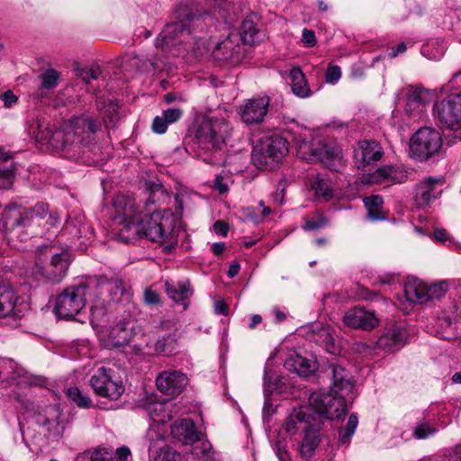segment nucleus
<instances>
[{
  "mask_svg": "<svg viewBox=\"0 0 461 461\" xmlns=\"http://www.w3.org/2000/svg\"><path fill=\"white\" fill-rule=\"evenodd\" d=\"M114 208L119 224L118 240L124 243L138 238H146L152 242H176L174 237V219L170 212L154 211L143 214L140 204L135 199L125 195L116 196Z\"/></svg>",
  "mask_w": 461,
  "mask_h": 461,
  "instance_id": "f257e3e1",
  "label": "nucleus"
},
{
  "mask_svg": "<svg viewBox=\"0 0 461 461\" xmlns=\"http://www.w3.org/2000/svg\"><path fill=\"white\" fill-rule=\"evenodd\" d=\"M209 17L210 14L196 2L179 3L175 10V21L167 23L155 40V47L161 53L152 55L145 60L133 57L132 65H137L144 70L149 67L157 69L160 68L164 58L178 56L182 49L189 50L188 44L192 32Z\"/></svg>",
  "mask_w": 461,
  "mask_h": 461,
  "instance_id": "f03ea898",
  "label": "nucleus"
},
{
  "mask_svg": "<svg viewBox=\"0 0 461 461\" xmlns=\"http://www.w3.org/2000/svg\"><path fill=\"white\" fill-rule=\"evenodd\" d=\"M101 128L100 122L92 117H75L62 128L53 130L41 124L32 128V133L39 142L48 143L53 149L60 150L67 157L74 158L88 144L91 135Z\"/></svg>",
  "mask_w": 461,
  "mask_h": 461,
  "instance_id": "7ed1b4c3",
  "label": "nucleus"
},
{
  "mask_svg": "<svg viewBox=\"0 0 461 461\" xmlns=\"http://www.w3.org/2000/svg\"><path fill=\"white\" fill-rule=\"evenodd\" d=\"M230 128L224 119L204 117L195 126L194 143L198 156L203 157L208 164H219L225 140L230 135Z\"/></svg>",
  "mask_w": 461,
  "mask_h": 461,
  "instance_id": "20e7f679",
  "label": "nucleus"
},
{
  "mask_svg": "<svg viewBox=\"0 0 461 461\" xmlns=\"http://www.w3.org/2000/svg\"><path fill=\"white\" fill-rule=\"evenodd\" d=\"M20 403L22 410L18 416V421L22 434L24 433L25 429L23 420H31L42 428L47 437L57 438L62 436L65 426L61 420V411L59 407L50 405L41 408L29 399L21 400Z\"/></svg>",
  "mask_w": 461,
  "mask_h": 461,
  "instance_id": "39448f33",
  "label": "nucleus"
},
{
  "mask_svg": "<svg viewBox=\"0 0 461 461\" xmlns=\"http://www.w3.org/2000/svg\"><path fill=\"white\" fill-rule=\"evenodd\" d=\"M95 279L86 277L79 284L65 289L55 300L53 313L56 317H76L86 306L87 297L93 294L96 287Z\"/></svg>",
  "mask_w": 461,
  "mask_h": 461,
  "instance_id": "423d86ee",
  "label": "nucleus"
},
{
  "mask_svg": "<svg viewBox=\"0 0 461 461\" xmlns=\"http://www.w3.org/2000/svg\"><path fill=\"white\" fill-rule=\"evenodd\" d=\"M90 324L102 345L107 348L123 346L134 335V326L131 319H122L117 322L111 319H90Z\"/></svg>",
  "mask_w": 461,
  "mask_h": 461,
  "instance_id": "0eeeda50",
  "label": "nucleus"
},
{
  "mask_svg": "<svg viewBox=\"0 0 461 461\" xmlns=\"http://www.w3.org/2000/svg\"><path fill=\"white\" fill-rule=\"evenodd\" d=\"M288 153L287 140L279 135L261 138L254 146L252 160L254 164L266 170H272L281 163Z\"/></svg>",
  "mask_w": 461,
  "mask_h": 461,
  "instance_id": "6e6552de",
  "label": "nucleus"
},
{
  "mask_svg": "<svg viewBox=\"0 0 461 461\" xmlns=\"http://www.w3.org/2000/svg\"><path fill=\"white\" fill-rule=\"evenodd\" d=\"M89 384L103 398L117 401L124 393V384L118 373L111 367H98L91 375Z\"/></svg>",
  "mask_w": 461,
  "mask_h": 461,
  "instance_id": "1a4fd4ad",
  "label": "nucleus"
},
{
  "mask_svg": "<svg viewBox=\"0 0 461 461\" xmlns=\"http://www.w3.org/2000/svg\"><path fill=\"white\" fill-rule=\"evenodd\" d=\"M309 403L318 414L330 420L340 419L347 412L346 397L332 392H314Z\"/></svg>",
  "mask_w": 461,
  "mask_h": 461,
  "instance_id": "9d476101",
  "label": "nucleus"
},
{
  "mask_svg": "<svg viewBox=\"0 0 461 461\" xmlns=\"http://www.w3.org/2000/svg\"><path fill=\"white\" fill-rule=\"evenodd\" d=\"M441 145L440 133L430 127H425L414 133L411 139L410 149L414 157L423 161L436 154Z\"/></svg>",
  "mask_w": 461,
  "mask_h": 461,
  "instance_id": "9b49d317",
  "label": "nucleus"
},
{
  "mask_svg": "<svg viewBox=\"0 0 461 461\" xmlns=\"http://www.w3.org/2000/svg\"><path fill=\"white\" fill-rule=\"evenodd\" d=\"M447 291L446 281L430 285L421 280L408 281L404 286V294L408 301L419 304H426L429 301L439 300Z\"/></svg>",
  "mask_w": 461,
  "mask_h": 461,
  "instance_id": "f8f14e48",
  "label": "nucleus"
},
{
  "mask_svg": "<svg viewBox=\"0 0 461 461\" xmlns=\"http://www.w3.org/2000/svg\"><path fill=\"white\" fill-rule=\"evenodd\" d=\"M88 279H95L97 283L96 287L93 288V294L95 300L90 307L92 317H102L106 314V303L104 299L100 298V295L104 291L113 294V298L118 294L122 295L125 292L124 284L120 279L108 280L104 276H88Z\"/></svg>",
  "mask_w": 461,
  "mask_h": 461,
  "instance_id": "ddd939ff",
  "label": "nucleus"
},
{
  "mask_svg": "<svg viewBox=\"0 0 461 461\" xmlns=\"http://www.w3.org/2000/svg\"><path fill=\"white\" fill-rule=\"evenodd\" d=\"M434 111L441 123L456 131L461 129V93L448 95L434 105Z\"/></svg>",
  "mask_w": 461,
  "mask_h": 461,
  "instance_id": "4468645a",
  "label": "nucleus"
},
{
  "mask_svg": "<svg viewBox=\"0 0 461 461\" xmlns=\"http://www.w3.org/2000/svg\"><path fill=\"white\" fill-rule=\"evenodd\" d=\"M294 141L302 158L320 161L326 167H331L332 161L339 158V151L336 149H330L327 145L313 148L310 140L300 135L294 138Z\"/></svg>",
  "mask_w": 461,
  "mask_h": 461,
  "instance_id": "2eb2a0df",
  "label": "nucleus"
},
{
  "mask_svg": "<svg viewBox=\"0 0 461 461\" xmlns=\"http://www.w3.org/2000/svg\"><path fill=\"white\" fill-rule=\"evenodd\" d=\"M187 382V376L181 371L175 369L164 370L156 377L158 390L161 393L170 396L180 394Z\"/></svg>",
  "mask_w": 461,
  "mask_h": 461,
  "instance_id": "dca6fc26",
  "label": "nucleus"
},
{
  "mask_svg": "<svg viewBox=\"0 0 461 461\" xmlns=\"http://www.w3.org/2000/svg\"><path fill=\"white\" fill-rule=\"evenodd\" d=\"M213 56L217 59L226 60L232 64L239 63L244 57L243 45L239 34L230 32L225 40L219 42L213 50Z\"/></svg>",
  "mask_w": 461,
  "mask_h": 461,
  "instance_id": "f3484780",
  "label": "nucleus"
},
{
  "mask_svg": "<svg viewBox=\"0 0 461 461\" xmlns=\"http://www.w3.org/2000/svg\"><path fill=\"white\" fill-rule=\"evenodd\" d=\"M444 179L442 177H425L415 188L414 200L419 207H425L436 200L442 193Z\"/></svg>",
  "mask_w": 461,
  "mask_h": 461,
  "instance_id": "a211bd4d",
  "label": "nucleus"
},
{
  "mask_svg": "<svg viewBox=\"0 0 461 461\" xmlns=\"http://www.w3.org/2000/svg\"><path fill=\"white\" fill-rule=\"evenodd\" d=\"M383 154V148L377 141L364 140L358 141L357 148L354 151V158L357 168L365 169L366 167L380 160Z\"/></svg>",
  "mask_w": 461,
  "mask_h": 461,
  "instance_id": "6ab92c4d",
  "label": "nucleus"
},
{
  "mask_svg": "<svg viewBox=\"0 0 461 461\" xmlns=\"http://www.w3.org/2000/svg\"><path fill=\"white\" fill-rule=\"evenodd\" d=\"M268 97L252 98L240 107L241 120L247 124H258L264 121L269 106Z\"/></svg>",
  "mask_w": 461,
  "mask_h": 461,
  "instance_id": "aec40b11",
  "label": "nucleus"
},
{
  "mask_svg": "<svg viewBox=\"0 0 461 461\" xmlns=\"http://www.w3.org/2000/svg\"><path fill=\"white\" fill-rule=\"evenodd\" d=\"M407 172L402 167L385 166L376 169L373 174L364 176L365 184H401L406 181Z\"/></svg>",
  "mask_w": 461,
  "mask_h": 461,
  "instance_id": "412c9836",
  "label": "nucleus"
},
{
  "mask_svg": "<svg viewBox=\"0 0 461 461\" xmlns=\"http://www.w3.org/2000/svg\"><path fill=\"white\" fill-rule=\"evenodd\" d=\"M18 295L14 287L4 283L0 285V317H19L26 305L18 303Z\"/></svg>",
  "mask_w": 461,
  "mask_h": 461,
  "instance_id": "4be33fe9",
  "label": "nucleus"
},
{
  "mask_svg": "<svg viewBox=\"0 0 461 461\" xmlns=\"http://www.w3.org/2000/svg\"><path fill=\"white\" fill-rule=\"evenodd\" d=\"M331 384L330 392L353 398L354 381L348 371L338 365H331Z\"/></svg>",
  "mask_w": 461,
  "mask_h": 461,
  "instance_id": "5701e85b",
  "label": "nucleus"
},
{
  "mask_svg": "<svg viewBox=\"0 0 461 461\" xmlns=\"http://www.w3.org/2000/svg\"><path fill=\"white\" fill-rule=\"evenodd\" d=\"M148 437L150 441L149 447L150 461H180L179 454L166 446L162 435L150 431Z\"/></svg>",
  "mask_w": 461,
  "mask_h": 461,
  "instance_id": "b1692460",
  "label": "nucleus"
},
{
  "mask_svg": "<svg viewBox=\"0 0 461 461\" xmlns=\"http://www.w3.org/2000/svg\"><path fill=\"white\" fill-rule=\"evenodd\" d=\"M409 330L402 321L393 323L387 330L378 339V346L383 348L393 349L402 347L409 338Z\"/></svg>",
  "mask_w": 461,
  "mask_h": 461,
  "instance_id": "393cba45",
  "label": "nucleus"
},
{
  "mask_svg": "<svg viewBox=\"0 0 461 461\" xmlns=\"http://www.w3.org/2000/svg\"><path fill=\"white\" fill-rule=\"evenodd\" d=\"M69 266V255L66 251L51 256L49 265L43 267L42 276L52 283H59L67 274Z\"/></svg>",
  "mask_w": 461,
  "mask_h": 461,
  "instance_id": "a878e982",
  "label": "nucleus"
},
{
  "mask_svg": "<svg viewBox=\"0 0 461 461\" xmlns=\"http://www.w3.org/2000/svg\"><path fill=\"white\" fill-rule=\"evenodd\" d=\"M432 99V94L429 90L421 86H409L405 101V111L411 115L422 113L423 107Z\"/></svg>",
  "mask_w": 461,
  "mask_h": 461,
  "instance_id": "bb28decb",
  "label": "nucleus"
},
{
  "mask_svg": "<svg viewBox=\"0 0 461 461\" xmlns=\"http://www.w3.org/2000/svg\"><path fill=\"white\" fill-rule=\"evenodd\" d=\"M145 410L149 418L157 423H166L176 414V406L169 400L149 402Z\"/></svg>",
  "mask_w": 461,
  "mask_h": 461,
  "instance_id": "cd10ccee",
  "label": "nucleus"
},
{
  "mask_svg": "<svg viewBox=\"0 0 461 461\" xmlns=\"http://www.w3.org/2000/svg\"><path fill=\"white\" fill-rule=\"evenodd\" d=\"M171 435L185 445L193 444L199 438L195 425L190 419H180L171 426Z\"/></svg>",
  "mask_w": 461,
  "mask_h": 461,
  "instance_id": "c85d7f7f",
  "label": "nucleus"
},
{
  "mask_svg": "<svg viewBox=\"0 0 461 461\" xmlns=\"http://www.w3.org/2000/svg\"><path fill=\"white\" fill-rule=\"evenodd\" d=\"M285 367L294 371L300 376L308 377L316 370V362L300 356L297 352L292 351L285 361Z\"/></svg>",
  "mask_w": 461,
  "mask_h": 461,
  "instance_id": "c756f323",
  "label": "nucleus"
},
{
  "mask_svg": "<svg viewBox=\"0 0 461 461\" xmlns=\"http://www.w3.org/2000/svg\"><path fill=\"white\" fill-rule=\"evenodd\" d=\"M165 286L168 296L172 300L181 303L183 308L185 309L187 306L186 300L192 295L189 282L170 283L167 281Z\"/></svg>",
  "mask_w": 461,
  "mask_h": 461,
  "instance_id": "7c9ffc66",
  "label": "nucleus"
},
{
  "mask_svg": "<svg viewBox=\"0 0 461 461\" xmlns=\"http://www.w3.org/2000/svg\"><path fill=\"white\" fill-rule=\"evenodd\" d=\"M289 77L292 81V91L296 96L305 98L311 95V89L307 84L305 76L300 68H293L290 71Z\"/></svg>",
  "mask_w": 461,
  "mask_h": 461,
  "instance_id": "2f4dec72",
  "label": "nucleus"
},
{
  "mask_svg": "<svg viewBox=\"0 0 461 461\" xmlns=\"http://www.w3.org/2000/svg\"><path fill=\"white\" fill-rule=\"evenodd\" d=\"M65 230L74 238L86 239L87 241L93 237L90 227L85 222V219L82 216H77L74 220L69 218L65 224Z\"/></svg>",
  "mask_w": 461,
  "mask_h": 461,
  "instance_id": "473e14b6",
  "label": "nucleus"
},
{
  "mask_svg": "<svg viewBox=\"0 0 461 461\" xmlns=\"http://www.w3.org/2000/svg\"><path fill=\"white\" fill-rule=\"evenodd\" d=\"M364 204L367 211L366 217L369 221H376L385 220V215L383 212V198L379 195H372L365 197Z\"/></svg>",
  "mask_w": 461,
  "mask_h": 461,
  "instance_id": "72a5a7b5",
  "label": "nucleus"
},
{
  "mask_svg": "<svg viewBox=\"0 0 461 461\" xmlns=\"http://www.w3.org/2000/svg\"><path fill=\"white\" fill-rule=\"evenodd\" d=\"M311 185L317 196L322 197L326 201L332 198L333 191L330 187V183L329 179L325 178L321 175L318 174L313 179H312Z\"/></svg>",
  "mask_w": 461,
  "mask_h": 461,
  "instance_id": "f704fd0d",
  "label": "nucleus"
},
{
  "mask_svg": "<svg viewBox=\"0 0 461 461\" xmlns=\"http://www.w3.org/2000/svg\"><path fill=\"white\" fill-rule=\"evenodd\" d=\"M98 109L103 113V121L106 128H113L119 120L118 105L112 101L103 103L102 107L98 104Z\"/></svg>",
  "mask_w": 461,
  "mask_h": 461,
  "instance_id": "c9c22d12",
  "label": "nucleus"
},
{
  "mask_svg": "<svg viewBox=\"0 0 461 461\" xmlns=\"http://www.w3.org/2000/svg\"><path fill=\"white\" fill-rule=\"evenodd\" d=\"M238 34L240 36V42L243 44L252 45L255 43L258 31L255 28V24L251 17H247L243 20L240 25V32Z\"/></svg>",
  "mask_w": 461,
  "mask_h": 461,
  "instance_id": "e433bc0d",
  "label": "nucleus"
},
{
  "mask_svg": "<svg viewBox=\"0 0 461 461\" xmlns=\"http://www.w3.org/2000/svg\"><path fill=\"white\" fill-rule=\"evenodd\" d=\"M29 210L32 212L37 223L43 220L47 215H49L47 222L50 226H55L59 221L58 215L55 212H50L49 205L44 203H38L33 207L29 208Z\"/></svg>",
  "mask_w": 461,
  "mask_h": 461,
  "instance_id": "4c0bfd02",
  "label": "nucleus"
},
{
  "mask_svg": "<svg viewBox=\"0 0 461 461\" xmlns=\"http://www.w3.org/2000/svg\"><path fill=\"white\" fill-rule=\"evenodd\" d=\"M304 414L302 411H295L286 420L285 430L287 433L294 435L300 429H306Z\"/></svg>",
  "mask_w": 461,
  "mask_h": 461,
  "instance_id": "58836bf2",
  "label": "nucleus"
},
{
  "mask_svg": "<svg viewBox=\"0 0 461 461\" xmlns=\"http://www.w3.org/2000/svg\"><path fill=\"white\" fill-rule=\"evenodd\" d=\"M67 396L78 407L88 409L93 406L92 399L82 393L77 387H69L66 391Z\"/></svg>",
  "mask_w": 461,
  "mask_h": 461,
  "instance_id": "ea45409f",
  "label": "nucleus"
},
{
  "mask_svg": "<svg viewBox=\"0 0 461 461\" xmlns=\"http://www.w3.org/2000/svg\"><path fill=\"white\" fill-rule=\"evenodd\" d=\"M343 322L349 328L370 331L379 325V319H343Z\"/></svg>",
  "mask_w": 461,
  "mask_h": 461,
  "instance_id": "a19ab883",
  "label": "nucleus"
},
{
  "mask_svg": "<svg viewBox=\"0 0 461 461\" xmlns=\"http://www.w3.org/2000/svg\"><path fill=\"white\" fill-rule=\"evenodd\" d=\"M34 224L38 223L35 221L32 212L29 209H27L24 210L23 212H19L18 217L14 219L13 221L10 223V227H8L7 225L5 226V230L8 231L10 230L19 227H31Z\"/></svg>",
  "mask_w": 461,
  "mask_h": 461,
  "instance_id": "79ce46f5",
  "label": "nucleus"
},
{
  "mask_svg": "<svg viewBox=\"0 0 461 461\" xmlns=\"http://www.w3.org/2000/svg\"><path fill=\"white\" fill-rule=\"evenodd\" d=\"M76 75L86 84H90L92 80H96L101 75V68L98 65L93 64L88 67L76 68Z\"/></svg>",
  "mask_w": 461,
  "mask_h": 461,
  "instance_id": "37998d69",
  "label": "nucleus"
},
{
  "mask_svg": "<svg viewBox=\"0 0 461 461\" xmlns=\"http://www.w3.org/2000/svg\"><path fill=\"white\" fill-rule=\"evenodd\" d=\"M16 167L11 165L8 167H0V188L10 189L15 177Z\"/></svg>",
  "mask_w": 461,
  "mask_h": 461,
  "instance_id": "c03bdc74",
  "label": "nucleus"
},
{
  "mask_svg": "<svg viewBox=\"0 0 461 461\" xmlns=\"http://www.w3.org/2000/svg\"><path fill=\"white\" fill-rule=\"evenodd\" d=\"M215 1V11L227 22L230 20L231 23V12H234L235 6L229 0H214Z\"/></svg>",
  "mask_w": 461,
  "mask_h": 461,
  "instance_id": "a18cd8bd",
  "label": "nucleus"
},
{
  "mask_svg": "<svg viewBox=\"0 0 461 461\" xmlns=\"http://www.w3.org/2000/svg\"><path fill=\"white\" fill-rule=\"evenodd\" d=\"M41 79L43 89H52L58 85L59 74L54 69H48L41 75Z\"/></svg>",
  "mask_w": 461,
  "mask_h": 461,
  "instance_id": "49530a36",
  "label": "nucleus"
},
{
  "mask_svg": "<svg viewBox=\"0 0 461 461\" xmlns=\"http://www.w3.org/2000/svg\"><path fill=\"white\" fill-rule=\"evenodd\" d=\"M328 223L327 219L321 213H315L312 219L305 220L304 230H315L323 228Z\"/></svg>",
  "mask_w": 461,
  "mask_h": 461,
  "instance_id": "de8ad7c7",
  "label": "nucleus"
},
{
  "mask_svg": "<svg viewBox=\"0 0 461 461\" xmlns=\"http://www.w3.org/2000/svg\"><path fill=\"white\" fill-rule=\"evenodd\" d=\"M280 378L277 375L273 373L267 367L265 368L264 374V386L265 392L271 391L273 389H277L279 387Z\"/></svg>",
  "mask_w": 461,
  "mask_h": 461,
  "instance_id": "09e8293b",
  "label": "nucleus"
},
{
  "mask_svg": "<svg viewBox=\"0 0 461 461\" xmlns=\"http://www.w3.org/2000/svg\"><path fill=\"white\" fill-rule=\"evenodd\" d=\"M149 197L145 201L146 205L155 204L166 195L165 190L161 185H154L149 187Z\"/></svg>",
  "mask_w": 461,
  "mask_h": 461,
  "instance_id": "8fccbe9b",
  "label": "nucleus"
},
{
  "mask_svg": "<svg viewBox=\"0 0 461 461\" xmlns=\"http://www.w3.org/2000/svg\"><path fill=\"white\" fill-rule=\"evenodd\" d=\"M318 440L315 437L306 435L301 445V452L303 456H310L311 453L317 447Z\"/></svg>",
  "mask_w": 461,
  "mask_h": 461,
  "instance_id": "3c124183",
  "label": "nucleus"
},
{
  "mask_svg": "<svg viewBox=\"0 0 461 461\" xmlns=\"http://www.w3.org/2000/svg\"><path fill=\"white\" fill-rule=\"evenodd\" d=\"M435 433L436 429L430 427L427 423H421L415 428L413 436L418 439H423L434 435Z\"/></svg>",
  "mask_w": 461,
  "mask_h": 461,
  "instance_id": "603ef678",
  "label": "nucleus"
},
{
  "mask_svg": "<svg viewBox=\"0 0 461 461\" xmlns=\"http://www.w3.org/2000/svg\"><path fill=\"white\" fill-rule=\"evenodd\" d=\"M344 317H375L374 311L366 310L364 306H356L350 309Z\"/></svg>",
  "mask_w": 461,
  "mask_h": 461,
  "instance_id": "864d4df0",
  "label": "nucleus"
},
{
  "mask_svg": "<svg viewBox=\"0 0 461 461\" xmlns=\"http://www.w3.org/2000/svg\"><path fill=\"white\" fill-rule=\"evenodd\" d=\"M182 115L183 111L179 108H169L162 113L163 120H166L169 124L176 122Z\"/></svg>",
  "mask_w": 461,
  "mask_h": 461,
  "instance_id": "5fc2aeb1",
  "label": "nucleus"
},
{
  "mask_svg": "<svg viewBox=\"0 0 461 461\" xmlns=\"http://www.w3.org/2000/svg\"><path fill=\"white\" fill-rule=\"evenodd\" d=\"M91 461H117L108 449H98L93 452Z\"/></svg>",
  "mask_w": 461,
  "mask_h": 461,
  "instance_id": "6e6d98bb",
  "label": "nucleus"
},
{
  "mask_svg": "<svg viewBox=\"0 0 461 461\" xmlns=\"http://www.w3.org/2000/svg\"><path fill=\"white\" fill-rule=\"evenodd\" d=\"M341 77V70L339 66L330 65L326 71V81L330 84H335Z\"/></svg>",
  "mask_w": 461,
  "mask_h": 461,
  "instance_id": "4d7b16f0",
  "label": "nucleus"
},
{
  "mask_svg": "<svg viewBox=\"0 0 461 461\" xmlns=\"http://www.w3.org/2000/svg\"><path fill=\"white\" fill-rule=\"evenodd\" d=\"M163 119L164 117L162 115L154 118L152 123V130L154 132L163 134L167 131L169 123H167V122Z\"/></svg>",
  "mask_w": 461,
  "mask_h": 461,
  "instance_id": "13d9d810",
  "label": "nucleus"
},
{
  "mask_svg": "<svg viewBox=\"0 0 461 461\" xmlns=\"http://www.w3.org/2000/svg\"><path fill=\"white\" fill-rule=\"evenodd\" d=\"M143 299L144 302L149 305H156L160 302L158 294L150 288L145 289Z\"/></svg>",
  "mask_w": 461,
  "mask_h": 461,
  "instance_id": "bf43d9fd",
  "label": "nucleus"
},
{
  "mask_svg": "<svg viewBox=\"0 0 461 461\" xmlns=\"http://www.w3.org/2000/svg\"><path fill=\"white\" fill-rule=\"evenodd\" d=\"M274 450L279 461H289V454L281 442L276 443Z\"/></svg>",
  "mask_w": 461,
  "mask_h": 461,
  "instance_id": "052dcab7",
  "label": "nucleus"
},
{
  "mask_svg": "<svg viewBox=\"0 0 461 461\" xmlns=\"http://www.w3.org/2000/svg\"><path fill=\"white\" fill-rule=\"evenodd\" d=\"M302 41L310 47L314 46L317 42L314 32L303 29Z\"/></svg>",
  "mask_w": 461,
  "mask_h": 461,
  "instance_id": "680f3d73",
  "label": "nucleus"
},
{
  "mask_svg": "<svg viewBox=\"0 0 461 461\" xmlns=\"http://www.w3.org/2000/svg\"><path fill=\"white\" fill-rule=\"evenodd\" d=\"M1 98L4 102L5 106L8 108L13 106V104H14L18 100L17 96L10 90L5 92L2 95Z\"/></svg>",
  "mask_w": 461,
  "mask_h": 461,
  "instance_id": "e2e57ef3",
  "label": "nucleus"
},
{
  "mask_svg": "<svg viewBox=\"0 0 461 461\" xmlns=\"http://www.w3.org/2000/svg\"><path fill=\"white\" fill-rule=\"evenodd\" d=\"M131 450L129 447L122 446L116 449V456L114 457L117 461H127L131 457Z\"/></svg>",
  "mask_w": 461,
  "mask_h": 461,
  "instance_id": "0e129e2a",
  "label": "nucleus"
},
{
  "mask_svg": "<svg viewBox=\"0 0 461 461\" xmlns=\"http://www.w3.org/2000/svg\"><path fill=\"white\" fill-rule=\"evenodd\" d=\"M214 313L224 316L229 314L228 305L223 300L214 302Z\"/></svg>",
  "mask_w": 461,
  "mask_h": 461,
  "instance_id": "69168bd1",
  "label": "nucleus"
},
{
  "mask_svg": "<svg viewBox=\"0 0 461 461\" xmlns=\"http://www.w3.org/2000/svg\"><path fill=\"white\" fill-rule=\"evenodd\" d=\"M213 187L218 190L221 194H225L229 190L228 185L223 181V177L221 176H216L213 183Z\"/></svg>",
  "mask_w": 461,
  "mask_h": 461,
  "instance_id": "338daca9",
  "label": "nucleus"
},
{
  "mask_svg": "<svg viewBox=\"0 0 461 461\" xmlns=\"http://www.w3.org/2000/svg\"><path fill=\"white\" fill-rule=\"evenodd\" d=\"M213 229H214V231L217 233V234H220V235H222V236H225L228 232V230H229V227H228V224L225 223L224 221H217L214 224H213Z\"/></svg>",
  "mask_w": 461,
  "mask_h": 461,
  "instance_id": "774afa93",
  "label": "nucleus"
}]
</instances>
